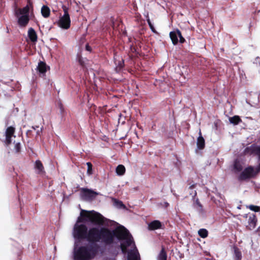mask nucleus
Returning a JSON list of instances; mask_svg holds the SVG:
<instances>
[{
	"label": "nucleus",
	"mask_w": 260,
	"mask_h": 260,
	"mask_svg": "<svg viewBox=\"0 0 260 260\" xmlns=\"http://www.w3.org/2000/svg\"><path fill=\"white\" fill-rule=\"evenodd\" d=\"M105 218L101 214L91 211L81 210L73 230L75 239L73 256L74 260H91L95 257L100 250L97 242L106 246L120 249L122 253L127 252V248L134 244V249L128 253L127 260H140L139 253L135 246L132 235L123 226L111 230L107 228L93 227L88 230L82 222H90L96 225H103Z\"/></svg>",
	"instance_id": "obj_1"
},
{
	"label": "nucleus",
	"mask_w": 260,
	"mask_h": 260,
	"mask_svg": "<svg viewBox=\"0 0 260 260\" xmlns=\"http://www.w3.org/2000/svg\"><path fill=\"white\" fill-rule=\"evenodd\" d=\"M245 153L257 156L258 165L256 167L249 166L243 170L238 176V180L240 182L255 178L260 172V146L251 145L245 149Z\"/></svg>",
	"instance_id": "obj_2"
},
{
	"label": "nucleus",
	"mask_w": 260,
	"mask_h": 260,
	"mask_svg": "<svg viewBox=\"0 0 260 260\" xmlns=\"http://www.w3.org/2000/svg\"><path fill=\"white\" fill-rule=\"evenodd\" d=\"M98 194V192L89 189L82 188L81 190L80 196L84 201H91L94 199Z\"/></svg>",
	"instance_id": "obj_3"
},
{
	"label": "nucleus",
	"mask_w": 260,
	"mask_h": 260,
	"mask_svg": "<svg viewBox=\"0 0 260 260\" xmlns=\"http://www.w3.org/2000/svg\"><path fill=\"white\" fill-rule=\"evenodd\" d=\"M15 132V127L14 126H8L5 132V143L8 145L12 142V138L15 137L14 133Z\"/></svg>",
	"instance_id": "obj_4"
},
{
	"label": "nucleus",
	"mask_w": 260,
	"mask_h": 260,
	"mask_svg": "<svg viewBox=\"0 0 260 260\" xmlns=\"http://www.w3.org/2000/svg\"><path fill=\"white\" fill-rule=\"evenodd\" d=\"M32 9V4L29 1L26 6L23 8H20L15 11V14L16 16L18 15H26L29 16V11Z\"/></svg>",
	"instance_id": "obj_5"
},
{
	"label": "nucleus",
	"mask_w": 260,
	"mask_h": 260,
	"mask_svg": "<svg viewBox=\"0 0 260 260\" xmlns=\"http://www.w3.org/2000/svg\"><path fill=\"white\" fill-rule=\"evenodd\" d=\"M71 24V20L69 15H63L58 21L59 26L63 29H68Z\"/></svg>",
	"instance_id": "obj_6"
},
{
	"label": "nucleus",
	"mask_w": 260,
	"mask_h": 260,
	"mask_svg": "<svg viewBox=\"0 0 260 260\" xmlns=\"http://www.w3.org/2000/svg\"><path fill=\"white\" fill-rule=\"evenodd\" d=\"M245 217L248 218V224L247 225V228L250 230H253L256 224L257 219L256 216L253 214H246Z\"/></svg>",
	"instance_id": "obj_7"
},
{
	"label": "nucleus",
	"mask_w": 260,
	"mask_h": 260,
	"mask_svg": "<svg viewBox=\"0 0 260 260\" xmlns=\"http://www.w3.org/2000/svg\"><path fill=\"white\" fill-rule=\"evenodd\" d=\"M197 196L196 191H194V193L192 196V199L194 200L192 204L193 208L200 214H203L204 213L203 207L199 201V200L197 198L195 199V197Z\"/></svg>",
	"instance_id": "obj_8"
},
{
	"label": "nucleus",
	"mask_w": 260,
	"mask_h": 260,
	"mask_svg": "<svg viewBox=\"0 0 260 260\" xmlns=\"http://www.w3.org/2000/svg\"><path fill=\"white\" fill-rule=\"evenodd\" d=\"M243 163L242 161L238 159H236L234 160L232 165V171L235 173L237 174L240 173L243 171Z\"/></svg>",
	"instance_id": "obj_9"
},
{
	"label": "nucleus",
	"mask_w": 260,
	"mask_h": 260,
	"mask_svg": "<svg viewBox=\"0 0 260 260\" xmlns=\"http://www.w3.org/2000/svg\"><path fill=\"white\" fill-rule=\"evenodd\" d=\"M17 17V23L19 27H24L29 22V16L26 15H18Z\"/></svg>",
	"instance_id": "obj_10"
},
{
	"label": "nucleus",
	"mask_w": 260,
	"mask_h": 260,
	"mask_svg": "<svg viewBox=\"0 0 260 260\" xmlns=\"http://www.w3.org/2000/svg\"><path fill=\"white\" fill-rule=\"evenodd\" d=\"M37 69L39 73L40 76L44 77L47 70L49 69V67L47 66L44 62L41 61L38 63Z\"/></svg>",
	"instance_id": "obj_11"
},
{
	"label": "nucleus",
	"mask_w": 260,
	"mask_h": 260,
	"mask_svg": "<svg viewBox=\"0 0 260 260\" xmlns=\"http://www.w3.org/2000/svg\"><path fill=\"white\" fill-rule=\"evenodd\" d=\"M34 168L36 173L38 174H43L45 173L44 168L40 160H37L35 161Z\"/></svg>",
	"instance_id": "obj_12"
},
{
	"label": "nucleus",
	"mask_w": 260,
	"mask_h": 260,
	"mask_svg": "<svg viewBox=\"0 0 260 260\" xmlns=\"http://www.w3.org/2000/svg\"><path fill=\"white\" fill-rule=\"evenodd\" d=\"M162 228L161 223L157 220H155L148 224V229L150 230H155Z\"/></svg>",
	"instance_id": "obj_13"
},
{
	"label": "nucleus",
	"mask_w": 260,
	"mask_h": 260,
	"mask_svg": "<svg viewBox=\"0 0 260 260\" xmlns=\"http://www.w3.org/2000/svg\"><path fill=\"white\" fill-rule=\"evenodd\" d=\"M197 146L198 149L202 150L205 147V140L202 136L201 131L199 132V136L197 139Z\"/></svg>",
	"instance_id": "obj_14"
},
{
	"label": "nucleus",
	"mask_w": 260,
	"mask_h": 260,
	"mask_svg": "<svg viewBox=\"0 0 260 260\" xmlns=\"http://www.w3.org/2000/svg\"><path fill=\"white\" fill-rule=\"evenodd\" d=\"M28 37L30 40L32 42H36L37 41L38 37L37 35L36 34V32L35 31V29L32 28L30 27L28 29Z\"/></svg>",
	"instance_id": "obj_15"
},
{
	"label": "nucleus",
	"mask_w": 260,
	"mask_h": 260,
	"mask_svg": "<svg viewBox=\"0 0 260 260\" xmlns=\"http://www.w3.org/2000/svg\"><path fill=\"white\" fill-rule=\"evenodd\" d=\"M170 37L171 39L172 43L174 45H176L178 42V35L177 29L176 31H171L170 32Z\"/></svg>",
	"instance_id": "obj_16"
},
{
	"label": "nucleus",
	"mask_w": 260,
	"mask_h": 260,
	"mask_svg": "<svg viewBox=\"0 0 260 260\" xmlns=\"http://www.w3.org/2000/svg\"><path fill=\"white\" fill-rule=\"evenodd\" d=\"M234 256L236 260H241L242 258V253L240 249L236 246H234Z\"/></svg>",
	"instance_id": "obj_17"
},
{
	"label": "nucleus",
	"mask_w": 260,
	"mask_h": 260,
	"mask_svg": "<svg viewBox=\"0 0 260 260\" xmlns=\"http://www.w3.org/2000/svg\"><path fill=\"white\" fill-rule=\"evenodd\" d=\"M50 9L47 6H43L42 7L41 13L44 17H45V18L48 17L50 15Z\"/></svg>",
	"instance_id": "obj_18"
},
{
	"label": "nucleus",
	"mask_w": 260,
	"mask_h": 260,
	"mask_svg": "<svg viewBox=\"0 0 260 260\" xmlns=\"http://www.w3.org/2000/svg\"><path fill=\"white\" fill-rule=\"evenodd\" d=\"M229 121H230V123H231L234 125L238 124V123H239L240 122L242 121L240 117L239 116H237V115L234 116L232 117H230Z\"/></svg>",
	"instance_id": "obj_19"
},
{
	"label": "nucleus",
	"mask_w": 260,
	"mask_h": 260,
	"mask_svg": "<svg viewBox=\"0 0 260 260\" xmlns=\"http://www.w3.org/2000/svg\"><path fill=\"white\" fill-rule=\"evenodd\" d=\"M125 172V167L122 165H118L116 169V172L117 174L119 176L123 175L124 174Z\"/></svg>",
	"instance_id": "obj_20"
},
{
	"label": "nucleus",
	"mask_w": 260,
	"mask_h": 260,
	"mask_svg": "<svg viewBox=\"0 0 260 260\" xmlns=\"http://www.w3.org/2000/svg\"><path fill=\"white\" fill-rule=\"evenodd\" d=\"M167 253L165 251L164 248L162 247L157 256V260H167Z\"/></svg>",
	"instance_id": "obj_21"
},
{
	"label": "nucleus",
	"mask_w": 260,
	"mask_h": 260,
	"mask_svg": "<svg viewBox=\"0 0 260 260\" xmlns=\"http://www.w3.org/2000/svg\"><path fill=\"white\" fill-rule=\"evenodd\" d=\"M114 205L118 209L125 208V206L123 204L122 202L119 201L117 199H113Z\"/></svg>",
	"instance_id": "obj_22"
},
{
	"label": "nucleus",
	"mask_w": 260,
	"mask_h": 260,
	"mask_svg": "<svg viewBox=\"0 0 260 260\" xmlns=\"http://www.w3.org/2000/svg\"><path fill=\"white\" fill-rule=\"evenodd\" d=\"M208 231L205 229H201L198 231L199 235L203 238L207 237L208 236Z\"/></svg>",
	"instance_id": "obj_23"
},
{
	"label": "nucleus",
	"mask_w": 260,
	"mask_h": 260,
	"mask_svg": "<svg viewBox=\"0 0 260 260\" xmlns=\"http://www.w3.org/2000/svg\"><path fill=\"white\" fill-rule=\"evenodd\" d=\"M77 59L81 66L82 67H84L85 66L86 59L83 58L81 55L79 54L77 55Z\"/></svg>",
	"instance_id": "obj_24"
},
{
	"label": "nucleus",
	"mask_w": 260,
	"mask_h": 260,
	"mask_svg": "<svg viewBox=\"0 0 260 260\" xmlns=\"http://www.w3.org/2000/svg\"><path fill=\"white\" fill-rule=\"evenodd\" d=\"M146 18L147 22L149 25L150 28L152 30V31H153V32H156V31L153 25L152 24V23L149 19V16H148V13H147V15H146Z\"/></svg>",
	"instance_id": "obj_25"
},
{
	"label": "nucleus",
	"mask_w": 260,
	"mask_h": 260,
	"mask_svg": "<svg viewBox=\"0 0 260 260\" xmlns=\"http://www.w3.org/2000/svg\"><path fill=\"white\" fill-rule=\"evenodd\" d=\"M247 207L251 210L253 211L254 212H259L260 211V207L253 205H250Z\"/></svg>",
	"instance_id": "obj_26"
},
{
	"label": "nucleus",
	"mask_w": 260,
	"mask_h": 260,
	"mask_svg": "<svg viewBox=\"0 0 260 260\" xmlns=\"http://www.w3.org/2000/svg\"><path fill=\"white\" fill-rule=\"evenodd\" d=\"M86 165L87 166V173L88 175H91L92 174V164L90 162H87L86 163Z\"/></svg>",
	"instance_id": "obj_27"
},
{
	"label": "nucleus",
	"mask_w": 260,
	"mask_h": 260,
	"mask_svg": "<svg viewBox=\"0 0 260 260\" xmlns=\"http://www.w3.org/2000/svg\"><path fill=\"white\" fill-rule=\"evenodd\" d=\"M177 33L178 35V38H179L180 43H184L185 40L184 39V38L182 37L181 31L179 29H177Z\"/></svg>",
	"instance_id": "obj_28"
},
{
	"label": "nucleus",
	"mask_w": 260,
	"mask_h": 260,
	"mask_svg": "<svg viewBox=\"0 0 260 260\" xmlns=\"http://www.w3.org/2000/svg\"><path fill=\"white\" fill-rule=\"evenodd\" d=\"M21 144L19 142L15 143L14 149L16 152H19L20 151Z\"/></svg>",
	"instance_id": "obj_29"
},
{
	"label": "nucleus",
	"mask_w": 260,
	"mask_h": 260,
	"mask_svg": "<svg viewBox=\"0 0 260 260\" xmlns=\"http://www.w3.org/2000/svg\"><path fill=\"white\" fill-rule=\"evenodd\" d=\"M62 9H63V10L64 12L63 15H66V16L69 15V13H68V7L65 5H62Z\"/></svg>",
	"instance_id": "obj_30"
},
{
	"label": "nucleus",
	"mask_w": 260,
	"mask_h": 260,
	"mask_svg": "<svg viewBox=\"0 0 260 260\" xmlns=\"http://www.w3.org/2000/svg\"><path fill=\"white\" fill-rule=\"evenodd\" d=\"M26 135L27 137H30L32 136V132L31 130H28L26 133Z\"/></svg>",
	"instance_id": "obj_31"
},
{
	"label": "nucleus",
	"mask_w": 260,
	"mask_h": 260,
	"mask_svg": "<svg viewBox=\"0 0 260 260\" xmlns=\"http://www.w3.org/2000/svg\"><path fill=\"white\" fill-rule=\"evenodd\" d=\"M42 128H41L40 129H38L36 131V136L37 137V136H40L41 133H42Z\"/></svg>",
	"instance_id": "obj_32"
},
{
	"label": "nucleus",
	"mask_w": 260,
	"mask_h": 260,
	"mask_svg": "<svg viewBox=\"0 0 260 260\" xmlns=\"http://www.w3.org/2000/svg\"><path fill=\"white\" fill-rule=\"evenodd\" d=\"M86 50L88 51H90L91 50V47L89 46L88 44H86Z\"/></svg>",
	"instance_id": "obj_33"
},
{
	"label": "nucleus",
	"mask_w": 260,
	"mask_h": 260,
	"mask_svg": "<svg viewBox=\"0 0 260 260\" xmlns=\"http://www.w3.org/2000/svg\"><path fill=\"white\" fill-rule=\"evenodd\" d=\"M32 129H33L34 130H36L37 128H39V126H32L31 127Z\"/></svg>",
	"instance_id": "obj_34"
},
{
	"label": "nucleus",
	"mask_w": 260,
	"mask_h": 260,
	"mask_svg": "<svg viewBox=\"0 0 260 260\" xmlns=\"http://www.w3.org/2000/svg\"><path fill=\"white\" fill-rule=\"evenodd\" d=\"M60 112L62 113L63 111V108H62V106L61 104L60 105Z\"/></svg>",
	"instance_id": "obj_35"
},
{
	"label": "nucleus",
	"mask_w": 260,
	"mask_h": 260,
	"mask_svg": "<svg viewBox=\"0 0 260 260\" xmlns=\"http://www.w3.org/2000/svg\"><path fill=\"white\" fill-rule=\"evenodd\" d=\"M164 204L166 207H167L169 205V203L167 202H165Z\"/></svg>",
	"instance_id": "obj_36"
},
{
	"label": "nucleus",
	"mask_w": 260,
	"mask_h": 260,
	"mask_svg": "<svg viewBox=\"0 0 260 260\" xmlns=\"http://www.w3.org/2000/svg\"><path fill=\"white\" fill-rule=\"evenodd\" d=\"M194 185H191V186L189 187V188H194Z\"/></svg>",
	"instance_id": "obj_37"
},
{
	"label": "nucleus",
	"mask_w": 260,
	"mask_h": 260,
	"mask_svg": "<svg viewBox=\"0 0 260 260\" xmlns=\"http://www.w3.org/2000/svg\"><path fill=\"white\" fill-rule=\"evenodd\" d=\"M237 208H238V209H241V207H240V206H238V207H237Z\"/></svg>",
	"instance_id": "obj_38"
},
{
	"label": "nucleus",
	"mask_w": 260,
	"mask_h": 260,
	"mask_svg": "<svg viewBox=\"0 0 260 260\" xmlns=\"http://www.w3.org/2000/svg\"><path fill=\"white\" fill-rule=\"evenodd\" d=\"M259 58L258 57H257L256 58V60L258 59Z\"/></svg>",
	"instance_id": "obj_39"
},
{
	"label": "nucleus",
	"mask_w": 260,
	"mask_h": 260,
	"mask_svg": "<svg viewBox=\"0 0 260 260\" xmlns=\"http://www.w3.org/2000/svg\"><path fill=\"white\" fill-rule=\"evenodd\" d=\"M119 66L121 67V66H122V63H120V64H119Z\"/></svg>",
	"instance_id": "obj_40"
}]
</instances>
